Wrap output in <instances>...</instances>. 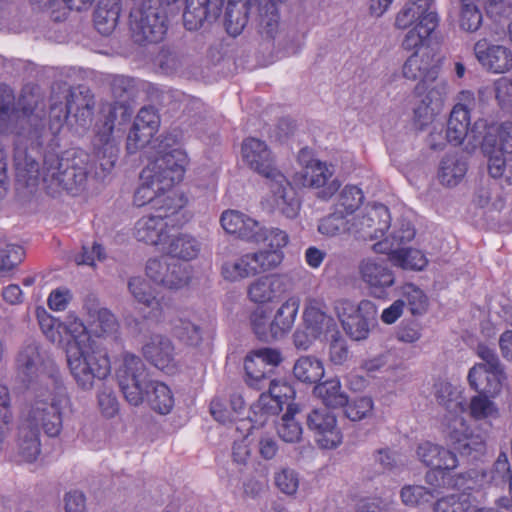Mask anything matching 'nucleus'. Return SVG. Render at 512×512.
<instances>
[{"label": "nucleus", "mask_w": 512, "mask_h": 512, "mask_svg": "<svg viewBox=\"0 0 512 512\" xmlns=\"http://www.w3.org/2000/svg\"><path fill=\"white\" fill-rule=\"evenodd\" d=\"M486 395L479 393L470 400V414L476 420H492L499 416L497 406Z\"/></svg>", "instance_id": "nucleus-60"}, {"label": "nucleus", "mask_w": 512, "mask_h": 512, "mask_svg": "<svg viewBox=\"0 0 512 512\" xmlns=\"http://www.w3.org/2000/svg\"><path fill=\"white\" fill-rule=\"evenodd\" d=\"M284 282L281 276L276 274L263 275L253 280L247 287L249 300L256 304H266L283 291Z\"/></svg>", "instance_id": "nucleus-26"}, {"label": "nucleus", "mask_w": 512, "mask_h": 512, "mask_svg": "<svg viewBox=\"0 0 512 512\" xmlns=\"http://www.w3.org/2000/svg\"><path fill=\"white\" fill-rule=\"evenodd\" d=\"M62 329L72 338L66 349L70 373L80 389L91 390L96 380H103L110 374V360L77 316L67 315Z\"/></svg>", "instance_id": "nucleus-1"}, {"label": "nucleus", "mask_w": 512, "mask_h": 512, "mask_svg": "<svg viewBox=\"0 0 512 512\" xmlns=\"http://www.w3.org/2000/svg\"><path fill=\"white\" fill-rule=\"evenodd\" d=\"M146 275L156 284L171 290L185 287L190 280L187 266L170 256L150 259L146 264Z\"/></svg>", "instance_id": "nucleus-12"}, {"label": "nucleus", "mask_w": 512, "mask_h": 512, "mask_svg": "<svg viewBox=\"0 0 512 512\" xmlns=\"http://www.w3.org/2000/svg\"><path fill=\"white\" fill-rule=\"evenodd\" d=\"M294 376L305 383H315L324 375L322 362L312 356L300 357L293 367Z\"/></svg>", "instance_id": "nucleus-52"}, {"label": "nucleus", "mask_w": 512, "mask_h": 512, "mask_svg": "<svg viewBox=\"0 0 512 512\" xmlns=\"http://www.w3.org/2000/svg\"><path fill=\"white\" fill-rule=\"evenodd\" d=\"M314 394L321 399L324 407L339 408L347 404L348 396L342 390L338 379H330L317 384L314 387Z\"/></svg>", "instance_id": "nucleus-42"}, {"label": "nucleus", "mask_w": 512, "mask_h": 512, "mask_svg": "<svg viewBox=\"0 0 512 512\" xmlns=\"http://www.w3.org/2000/svg\"><path fill=\"white\" fill-rule=\"evenodd\" d=\"M307 426L323 449H334L342 443L343 436L336 415L327 407L315 408L308 413Z\"/></svg>", "instance_id": "nucleus-13"}, {"label": "nucleus", "mask_w": 512, "mask_h": 512, "mask_svg": "<svg viewBox=\"0 0 512 512\" xmlns=\"http://www.w3.org/2000/svg\"><path fill=\"white\" fill-rule=\"evenodd\" d=\"M361 281L375 297H381L385 290L395 283V277L387 263L377 257H366L357 266Z\"/></svg>", "instance_id": "nucleus-16"}, {"label": "nucleus", "mask_w": 512, "mask_h": 512, "mask_svg": "<svg viewBox=\"0 0 512 512\" xmlns=\"http://www.w3.org/2000/svg\"><path fill=\"white\" fill-rule=\"evenodd\" d=\"M363 199L364 195L360 188L354 185H347L339 193L333 208L349 218H352L354 217V212L362 204Z\"/></svg>", "instance_id": "nucleus-56"}, {"label": "nucleus", "mask_w": 512, "mask_h": 512, "mask_svg": "<svg viewBox=\"0 0 512 512\" xmlns=\"http://www.w3.org/2000/svg\"><path fill=\"white\" fill-rule=\"evenodd\" d=\"M70 405L67 389L63 385H56L51 391L35 398L24 423L38 432L43 430L49 437L58 436L63 427V414Z\"/></svg>", "instance_id": "nucleus-4"}, {"label": "nucleus", "mask_w": 512, "mask_h": 512, "mask_svg": "<svg viewBox=\"0 0 512 512\" xmlns=\"http://www.w3.org/2000/svg\"><path fill=\"white\" fill-rule=\"evenodd\" d=\"M304 323L306 329L319 338L328 333L338 334L334 319L327 315L315 300H310L305 307Z\"/></svg>", "instance_id": "nucleus-29"}, {"label": "nucleus", "mask_w": 512, "mask_h": 512, "mask_svg": "<svg viewBox=\"0 0 512 512\" xmlns=\"http://www.w3.org/2000/svg\"><path fill=\"white\" fill-rule=\"evenodd\" d=\"M334 171L332 166L325 162L312 159L297 174V180L305 187L320 188L318 197L323 200L330 199L340 188V182L337 179L329 181Z\"/></svg>", "instance_id": "nucleus-17"}, {"label": "nucleus", "mask_w": 512, "mask_h": 512, "mask_svg": "<svg viewBox=\"0 0 512 512\" xmlns=\"http://www.w3.org/2000/svg\"><path fill=\"white\" fill-rule=\"evenodd\" d=\"M336 310L346 334L354 341L367 339L376 325L377 308L369 300H362L357 306L348 300H341Z\"/></svg>", "instance_id": "nucleus-9"}, {"label": "nucleus", "mask_w": 512, "mask_h": 512, "mask_svg": "<svg viewBox=\"0 0 512 512\" xmlns=\"http://www.w3.org/2000/svg\"><path fill=\"white\" fill-rule=\"evenodd\" d=\"M477 355L482 363L475 364L468 373L470 386L479 393L498 395L506 380L503 365L495 351L484 344L477 346Z\"/></svg>", "instance_id": "nucleus-8"}, {"label": "nucleus", "mask_w": 512, "mask_h": 512, "mask_svg": "<svg viewBox=\"0 0 512 512\" xmlns=\"http://www.w3.org/2000/svg\"><path fill=\"white\" fill-rule=\"evenodd\" d=\"M345 406V415L351 421L357 422L372 417L374 410V402L372 398L364 396L347 401Z\"/></svg>", "instance_id": "nucleus-61"}, {"label": "nucleus", "mask_w": 512, "mask_h": 512, "mask_svg": "<svg viewBox=\"0 0 512 512\" xmlns=\"http://www.w3.org/2000/svg\"><path fill=\"white\" fill-rule=\"evenodd\" d=\"M477 0H460L458 23L461 30L474 33L479 30L483 22V14Z\"/></svg>", "instance_id": "nucleus-50"}, {"label": "nucleus", "mask_w": 512, "mask_h": 512, "mask_svg": "<svg viewBox=\"0 0 512 512\" xmlns=\"http://www.w3.org/2000/svg\"><path fill=\"white\" fill-rule=\"evenodd\" d=\"M222 228L229 234L251 242L260 240L259 222L237 210H226L220 217Z\"/></svg>", "instance_id": "nucleus-24"}, {"label": "nucleus", "mask_w": 512, "mask_h": 512, "mask_svg": "<svg viewBox=\"0 0 512 512\" xmlns=\"http://www.w3.org/2000/svg\"><path fill=\"white\" fill-rule=\"evenodd\" d=\"M14 165L17 178L20 181H23L26 186L37 185L41 177L39 164L25 149L17 148L15 150Z\"/></svg>", "instance_id": "nucleus-37"}, {"label": "nucleus", "mask_w": 512, "mask_h": 512, "mask_svg": "<svg viewBox=\"0 0 512 512\" xmlns=\"http://www.w3.org/2000/svg\"><path fill=\"white\" fill-rule=\"evenodd\" d=\"M438 70L432 52L429 49H418L404 63L402 73L406 79L428 84L437 79Z\"/></svg>", "instance_id": "nucleus-19"}, {"label": "nucleus", "mask_w": 512, "mask_h": 512, "mask_svg": "<svg viewBox=\"0 0 512 512\" xmlns=\"http://www.w3.org/2000/svg\"><path fill=\"white\" fill-rule=\"evenodd\" d=\"M221 3L215 0L208 5L202 7L190 8L188 11L183 12V23L186 29L193 31L202 27L205 21L216 20L221 11Z\"/></svg>", "instance_id": "nucleus-41"}, {"label": "nucleus", "mask_w": 512, "mask_h": 512, "mask_svg": "<svg viewBox=\"0 0 512 512\" xmlns=\"http://www.w3.org/2000/svg\"><path fill=\"white\" fill-rule=\"evenodd\" d=\"M20 117L11 88L0 85V134L12 131Z\"/></svg>", "instance_id": "nucleus-36"}, {"label": "nucleus", "mask_w": 512, "mask_h": 512, "mask_svg": "<svg viewBox=\"0 0 512 512\" xmlns=\"http://www.w3.org/2000/svg\"><path fill=\"white\" fill-rule=\"evenodd\" d=\"M63 98L68 102V109L73 111L80 126H86L90 123L93 109L95 106L94 97L86 87L69 88L66 84L58 85Z\"/></svg>", "instance_id": "nucleus-21"}, {"label": "nucleus", "mask_w": 512, "mask_h": 512, "mask_svg": "<svg viewBox=\"0 0 512 512\" xmlns=\"http://www.w3.org/2000/svg\"><path fill=\"white\" fill-rule=\"evenodd\" d=\"M418 458L428 467L453 470L458 466L456 455L446 448L424 442L417 448Z\"/></svg>", "instance_id": "nucleus-28"}, {"label": "nucleus", "mask_w": 512, "mask_h": 512, "mask_svg": "<svg viewBox=\"0 0 512 512\" xmlns=\"http://www.w3.org/2000/svg\"><path fill=\"white\" fill-rule=\"evenodd\" d=\"M445 83L437 84L435 88L429 90L428 94L414 109V122L423 129L431 123L437 113L442 101V92L445 90Z\"/></svg>", "instance_id": "nucleus-31"}, {"label": "nucleus", "mask_w": 512, "mask_h": 512, "mask_svg": "<svg viewBox=\"0 0 512 512\" xmlns=\"http://www.w3.org/2000/svg\"><path fill=\"white\" fill-rule=\"evenodd\" d=\"M242 159L245 164L269 180L273 206L285 217L295 218L300 202L286 177L274 167V161L266 143L257 138H247L242 144Z\"/></svg>", "instance_id": "nucleus-3"}, {"label": "nucleus", "mask_w": 512, "mask_h": 512, "mask_svg": "<svg viewBox=\"0 0 512 512\" xmlns=\"http://www.w3.org/2000/svg\"><path fill=\"white\" fill-rule=\"evenodd\" d=\"M175 336L190 346H197L202 339L200 328L189 320L178 319L173 324Z\"/></svg>", "instance_id": "nucleus-63"}, {"label": "nucleus", "mask_w": 512, "mask_h": 512, "mask_svg": "<svg viewBox=\"0 0 512 512\" xmlns=\"http://www.w3.org/2000/svg\"><path fill=\"white\" fill-rule=\"evenodd\" d=\"M282 409L279 400L271 398V395L264 392L251 406L249 417L254 424L264 425L271 416L277 415Z\"/></svg>", "instance_id": "nucleus-54"}, {"label": "nucleus", "mask_w": 512, "mask_h": 512, "mask_svg": "<svg viewBox=\"0 0 512 512\" xmlns=\"http://www.w3.org/2000/svg\"><path fill=\"white\" fill-rule=\"evenodd\" d=\"M473 51L478 63L489 73L504 74L512 70V49L507 45L481 38Z\"/></svg>", "instance_id": "nucleus-14"}, {"label": "nucleus", "mask_w": 512, "mask_h": 512, "mask_svg": "<svg viewBox=\"0 0 512 512\" xmlns=\"http://www.w3.org/2000/svg\"><path fill=\"white\" fill-rule=\"evenodd\" d=\"M119 387L133 406L140 405L147 399L151 408L159 414H168L174 405V398L169 387L148 378L145 364L136 355L126 353L122 365L117 371Z\"/></svg>", "instance_id": "nucleus-2"}, {"label": "nucleus", "mask_w": 512, "mask_h": 512, "mask_svg": "<svg viewBox=\"0 0 512 512\" xmlns=\"http://www.w3.org/2000/svg\"><path fill=\"white\" fill-rule=\"evenodd\" d=\"M170 189L171 187H163L158 178L147 177L146 170H143L141 184L134 193V204L137 207L152 204L156 212H162L167 208L166 199L182 198L175 193H171Z\"/></svg>", "instance_id": "nucleus-18"}, {"label": "nucleus", "mask_w": 512, "mask_h": 512, "mask_svg": "<svg viewBox=\"0 0 512 512\" xmlns=\"http://www.w3.org/2000/svg\"><path fill=\"white\" fill-rule=\"evenodd\" d=\"M287 0H261L260 2V25L262 31L273 35L279 23L278 7Z\"/></svg>", "instance_id": "nucleus-59"}, {"label": "nucleus", "mask_w": 512, "mask_h": 512, "mask_svg": "<svg viewBox=\"0 0 512 512\" xmlns=\"http://www.w3.org/2000/svg\"><path fill=\"white\" fill-rule=\"evenodd\" d=\"M69 165V157H60L56 154L45 156L41 169V178L45 187L51 193L59 191V179L63 174V169L69 167Z\"/></svg>", "instance_id": "nucleus-35"}, {"label": "nucleus", "mask_w": 512, "mask_h": 512, "mask_svg": "<svg viewBox=\"0 0 512 512\" xmlns=\"http://www.w3.org/2000/svg\"><path fill=\"white\" fill-rule=\"evenodd\" d=\"M86 309L91 322L92 337L117 339L119 323L108 309L100 307L95 299H89L85 302Z\"/></svg>", "instance_id": "nucleus-22"}, {"label": "nucleus", "mask_w": 512, "mask_h": 512, "mask_svg": "<svg viewBox=\"0 0 512 512\" xmlns=\"http://www.w3.org/2000/svg\"><path fill=\"white\" fill-rule=\"evenodd\" d=\"M120 14L119 0H98L94 25L99 33L110 35L116 28Z\"/></svg>", "instance_id": "nucleus-32"}, {"label": "nucleus", "mask_w": 512, "mask_h": 512, "mask_svg": "<svg viewBox=\"0 0 512 512\" xmlns=\"http://www.w3.org/2000/svg\"><path fill=\"white\" fill-rule=\"evenodd\" d=\"M17 448L23 461L34 462L41 452L39 432L23 422L19 428Z\"/></svg>", "instance_id": "nucleus-39"}, {"label": "nucleus", "mask_w": 512, "mask_h": 512, "mask_svg": "<svg viewBox=\"0 0 512 512\" xmlns=\"http://www.w3.org/2000/svg\"><path fill=\"white\" fill-rule=\"evenodd\" d=\"M318 231L325 236L334 237L344 233H353V220L348 216L336 211L320 220Z\"/></svg>", "instance_id": "nucleus-51"}, {"label": "nucleus", "mask_w": 512, "mask_h": 512, "mask_svg": "<svg viewBox=\"0 0 512 512\" xmlns=\"http://www.w3.org/2000/svg\"><path fill=\"white\" fill-rule=\"evenodd\" d=\"M438 25V16L428 14L423 17L421 22L417 23L410 29L402 42V46L406 50L412 49H426L423 43Z\"/></svg>", "instance_id": "nucleus-38"}, {"label": "nucleus", "mask_w": 512, "mask_h": 512, "mask_svg": "<svg viewBox=\"0 0 512 512\" xmlns=\"http://www.w3.org/2000/svg\"><path fill=\"white\" fill-rule=\"evenodd\" d=\"M450 446L460 455L477 458L485 450V441L479 434H474L462 419L455 420L454 427L448 435Z\"/></svg>", "instance_id": "nucleus-20"}, {"label": "nucleus", "mask_w": 512, "mask_h": 512, "mask_svg": "<svg viewBox=\"0 0 512 512\" xmlns=\"http://www.w3.org/2000/svg\"><path fill=\"white\" fill-rule=\"evenodd\" d=\"M488 156V172L501 183L512 185V152L493 151Z\"/></svg>", "instance_id": "nucleus-43"}, {"label": "nucleus", "mask_w": 512, "mask_h": 512, "mask_svg": "<svg viewBox=\"0 0 512 512\" xmlns=\"http://www.w3.org/2000/svg\"><path fill=\"white\" fill-rule=\"evenodd\" d=\"M260 240H251V243L261 244L267 243L270 250H279L285 247L289 242L288 234L276 227L267 228L259 222Z\"/></svg>", "instance_id": "nucleus-62"}, {"label": "nucleus", "mask_w": 512, "mask_h": 512, "mask_svg": "<svg viewBox=\"0 0 512 512\" xmlns=\"http://www.w3.org/2000/svg\"><path fill=\"white\" fill-rule=\"evenodd\" d=\"M389 259L394 266L407 270H422L428 263L425 255L413 248L392 250L389 252Z\"/></svg>", "instance_id": "nucleus-49"}, {"label": "nucleus", "mask_w": 512, "mask_h": 512, "mask_svg": "<svg viewBox=\"0 0 512 512\" xmlns=\"http://www.w3.org/2000/svg\"><path fill=\"white\" fill-rule=\"evenodd\" d=\"M186 163V153L179 148H174L159 152V155L144 170L147 177H156L163 187L172 188L175 183L182 180Z\"/></svg>", "instance_id": "nucleus-11"}, {"label": "nucleus", "mask_w": 512, "mask_h": 512, "mask_svg": "<svg viewBox=\"0 0 512 512\" xmlns=\"http://www.w3.org/2000/svg\"><path fill=\"white\" fill-rule=\"evenodd\" d=\"M69 162V167L63 169L59 179V190L73 193L85 187L88 175L86 156L69 157Z\"/></svg>", "instance_id": "nucleus-30"}, {"label": "nucleus", "mask_w": 512, "mask_h": 512, "mask_svg": "<svg viewBox=\"0 0 512 512\" xmlns=\"http://www.w3.org/2000/svg\"><path fill=\"white\" fill-rule=\"evenodd\" d=\"M167 208L154 215L143 216L134 226L133 235L149 245H160L169 237V228L181 226L187 221L185 200L183 198L166 199Z\"/></svg>", "instance_id": "nucleus-5"}, {"label": "nucleus", "mask_w": 512, "mask_h": 512, "mask_svg": "<svg viewBox=\"0 0 512 512\" xmlns=\"http://www.w3.org/2000/svg\"><path fill=\"white\" fill-rule=\"evenodd\" d=\"M144 357L155 367L164 370L174 361V346L163 335H152L142 348Z\"/></svg>", "instance_id": "nucleus-27"}, {"label": "nucleus", "mask_w": 512, "mask_h": 512, "mask_svg": "<svg viewBox=\"0 0 512 512\" xmlns=\"http://www.w3.org/2000/svg\"><path fill=\"white\" fill-rule=\"evenodd\" d=\"M128 289L138 303L155 311V316L162 313L163 305L161 301L153 295L150 285L143 278H131L128 281Z\"/></svg>", "instance_id": "nucleus-47"}, {"label": "nucleus", "mask_w": 512, "mask_h": 512, "mask_svg": "<svg viewBox=\"0 0 512 512\" xmlns=\"http://www.w3.org/2000/svg\"><path fill=\"white\" fill-rule=\"evenodd\" d=\"M244 369L246 373V383L257 390L265 389L272 380V369L265 370L263 363L258 362L251 355L246 356Z\"/></svg>", "instance_id": "nucleus-55"}, {"label": "nucleus", "mask_w": 512, "mask_h": 512, "mask_svg": "<svg viewBox=\"0 0 512 512\" xmlns=\"http://www.w3.org/2000/svg\"><path fill=\"white\" fill-rule=\"evenodd\" d=\"M436 398L438 403L444 406L448 411L453 413L462 411L459 393L450 383L442 382L437 385Z\"/></svg>", "instance_id": "nucleus-64"}, {"label": "nucleus", "mask_w": 512, "mask_h": 512, "mask_svg": "<svg viewBox=\"0 0 512 512\" xmlns=\"http://www.w3.org/2000/svg\"><path fill=\"white\" fill-rule=\"evenodd\" d=\"M200 251V243L191 235L180 234L174 237L167 248L171 258L191 260L195 258Z\"/></svg>", "instance_id": "nucleus-53"}, {"label": "nucleus", "mask_w": 512, "mask_h": 512, "mask_svg": "<svg viewBox=\"0 0 512 512\" xmlns=\"http://www.w3.org/2000/svg\"><path fill=\"white\" fill-rule=\"evenodd\" d=\"M41 364L42 356L38 344L35 341H28L18 355V370L30 380L36 375Z\"/></svg>", "instance_id": "nucleus-45"}, {"label": "nucleus", "mask_w": 512, "mask_h": 512, "mask_svg": "<svg viewBox=\"0 0 512 512\" xmlns=\"http://www.w3.org/2000/svg\"><path fill=\"white\" fill-rule=\"evenodd\" d=\"M166 7L160 0H144L130 13V29L138 43H156L164 38L168 28Z\"/></svg>", "instance_id": "nucleus-6"}, {"label": "nucleus", "mask_w": 512, "mask_h": 512, "mask_svg": "<svg viewBox=\"0 0 512 512\" xmlns=\"http://www.w3.org/2000/svg\"><path fill=\"white\" fill-rule=\"evenodd\" d=\"M249 254L256 275L277 268L284 258L283 252L277 249H262Z\"/></svg>", "instance_id": "nucleus-57"}, {"label": "nucleus", "mask_w": 512, "mask_h": 512, "mask_svg": "<svg viewBox=\"0 0 512 512\" xmlns=\"http://www.w3.org/2000/svg\"><path fill=\"white\" fill-rule=\"evenodd\" d=\"M467 172L466 161L457 154L446 155L442 158L438 178L439 181L448 187L456 186Z\"/></svg>", "instance_id": "nucleus-34"}, {"label": "nucleus", "mask_w": 512, "mask_h": 512, "mask_svg": "<svg viewBox=\"0 0 512 512\" xmlns=\"http://www.w3.org/2000/svg\"><path fill=\"white\" fill-rule=\"evenodd\" d=\"M300 307V299L296 296L289 297L276 310L273 317L274 330L278 338L287 334L293 327Z\"/></svg>", "instance_id": "nucleus-40"}, {"label": "nucleus", "mask_w": 512, "mask_h": 512, "mask_svg": "<svg viewBox=\"0 0 512 512\" xmlns=\"http://www.w3.org/2000/svg\"><path fill=\"white\" fill-rule=\"evenodd\" d=\"M469 125L470 115H468L464 105L456 104L450 113L447 123V141L455 146L464 144L468 152L482 146L485 124L483 122H475L473 126L470 127Z\"/></svg>", "instance_id": "nucleus-10"}, {"label": "nucleus", "mask_w": 512, "mask_h": 512, "mask_svg": "<svg viewBox=\"0 0 512 512\" xmlns=\"http://www.w3.org/2000/svg\"><path fill=\"white\" fill-rule=\"evenodd\" d=\"M118 109L123 110V114L127 111L123 103L105 105L102 109V117L95 125L94 146L97 165L101 169V172L96 174L99 177L109 174L118 159L119 148L112 136Z\"/></svg>", "instance_id": "nucleus-7"}, {"label": "nucleus", "mask_w": 512, "mask_h": 512, "mask_svg": "<svg viewBox=\"0 0 512 512\" xmlns=\"http://www.w3.org/2000/svg\"><path fill=\"white\" fill-rule=\"evenodd\" d=\"M481 148L484 153L512 152V118L483 134Z\"/></svg>", "instance_id": "nucleus-33"}, {"label": "nucleus", "mask_w": 512, "mask_h": 512, "mask_svg": "<svg viewBox=\"0 0 512 512\" xmlns=\"http://www.w3.org/2000/svg\"><path fill=\"white\" fill-rule=\"evenodd\" d=\"M299 412L297 405H289L286 413L281 417L276 425L278 436L287 443H296L302 437L301 423L295 419V415Z\"/></svg>", "instance_id": "nucleus-46"}, {"label": "nucleus", "mask_w": 512, "mask_h": 512, "mask_svg": "<svg viewBox=\"0 0 512 512\" xmlns=\"http://www.w3.org/2000/svg\"><path fill=\"white\" fill-rule=\"evenodd\" d=\"M221 274L225 280L236 282L255 276V270L249 253L233 260L225 261L221 267Z\"/></svg>", "instance_id": "nucleus-48"}, {"label": "nucleus", "mask_w": 512, "mask_h": 512, "mask_svg": "<svg viewBox=\"0 0 512 512\" xmlns=\"http://www.w3.org/2000/svg\"><path fill=\"white\" fill-rule=\"evenodd\" d=\"M20 111L34 127L35 134H38L45 126V110L43 98L39 88L33 85H26L18 100Z\"/></svg>", "instance_id": "nucleus-25"}, {"label": "nucleus", "mask_w": 512, "mask_h": 512, "mask_svg": "<svg viewBox=\"0 0 512 512\" xmlns=\"http://www.w3.org/2000/svg\"><path fill=\"white\" fill-rule=\"evenodd\" d=\"M353 233L363 239H378L384 236L390 227V213L383 204H369L360 214L352 217Z\"/></svg>", "instance_id": "nucleus-15"}, {"label": "nucleus", "mask_w": 512, "mask_h": 512, "mask_svg": "<svg viewBox=\"0 0 512 512\" xmlns=\"http://www.w3.org/2000/svg\"><path fill=\"white\" fill-rule=\"evenodd\" d=\"M261 0H229L225 13V27L229 35L236 37L245 28L248 22V14L250 7L258 3V12H260ZM258 25L260 33L266 37L273 38L277 32L273 35H268L262 31L260 25V13H258ZM279 26L277 27L278 31Z\"/></svg>", "instance_id": "nucleus-23"}, {"label": "nucleus", "mask_w": 512, "mask_h": 512, "mask_svg": "<svg viewBox=\"0 0 512 512\" xmlns=\"http://www.w3.org/2000/svg\"><path fill=\"white\" fill-rule=\"evenodd\" d=\"M250 325L256 337L263 342H271L278 339L274 330L273 320L270 319V311L264 307L255 308L249 317Z\"/></svg>", "instance_id": "nucleus-44"}, {"label": "nucleus", "mask_w": 512, "mask_h": 512, "mask_svg": "<svg viewBox=\"0 0 512 512\" xmlns=\"http://www.w3.org/2000/svg\"><path fill=\"white\" fill-rule=\"evenodd\" d=\"M434 512H474L475 504L470 495L459 494L442 497L436 501Z\"/></svg>", "instance_id": "nucleus-58"}]
</instances>
